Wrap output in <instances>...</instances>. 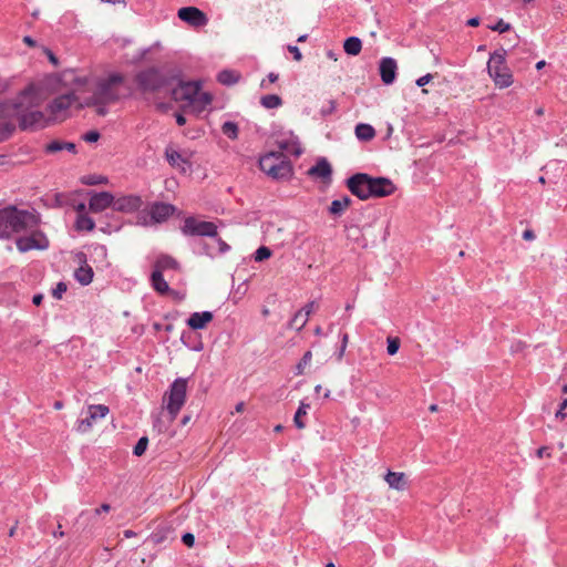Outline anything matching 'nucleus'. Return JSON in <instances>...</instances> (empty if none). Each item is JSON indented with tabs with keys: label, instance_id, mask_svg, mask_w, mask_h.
I'll return each mask as SVG.
<instances>
[{
	"label": "nucleus",
	"instance_id": "1",
	"mask_svg": "<svg viewBox=\"0 0 567 567\" xmlns=\"http://www.w3.org/2000/svg\"><path fill=\"white\" fill-rule=\"evenodd\" d=\"M42 99L33 85L23 90L13 101L0 102V118L18 121L21 131H38L48 125L39 110Z\"/></svg>",
	"mask_w": 567,
	"mask_h": 567
},
{
	"label": "nucleus",
	"instance_id": "2",
	"mask_svg": "<svg viewBox=\"0 0 567 567\" xmlns=\"http://www.w3.org/2000/svg\"><path fill=\"white\" fill-rule=\"evenodd\" d=\"M278 152H269L260 157L259 167L260 169L274 179H287L292 173V165L284 151L289 152L296 156L301 154V150L298 145L290 147L288 142H279Z\"/></svg>",
	"mask_w": 567,
	"mask_h": 567
},
{
	"label": "nucleus",
	"instance_id": "3",
	"mask_svg": "<svg viewBox=\"0 0 567 567\" xmlns=\"http://www.w3.org/2000/svg\"><path fill=\"white\" fill-rule=\"evenodd\" d=\"M38 224L39 218L29 210L12 205L3 207L0 209V239H9L13 234L32 229Z\"/></svg>",
	"mask_w": 567,
	"mask_h": 567
},
{
	"label": "nucleus",
	"instance_id": "4",
	"mask_svg": "<svg viewBox=\"0 0 567 567\" xmlns=\"http://www.w3.org/2000/svg\"><path fill=\"white\" fill-rule=\"evenodd\" d=\"M188 380L185 378H177L169 385V389L163 395V404L169 415V421L173 422L182 408L184 406L187 398Z\"/></svg>",
	"mask_w": 567,
	"mask_h": 567
},
{
	"label": "nucleus",
	"instance_id": "5",
	"mask_svg": "<svg viewBox=\"0 0 567 567\" xmlns=\"http://www.w3.org/2000/svg\"><path fill=\"white\" fill-rule=\"evenodd\" d=\"M506 50H496L491 54L487 71L496 86L506 89L513 84V74L506 65Z\"/></svg>",
	"mask_w": 567,
	"mask_h": 567
},
{
	"label": "nucleus",
	"instance_id": "6",
	"mask_svg": "<svg viewBox=\"0 0 567 567\" xmlns=\"http://www.w3.org/2000/svg\"><path fill=\"white\" fill-rule=\"evenodd\" d=\"M124 82V76L120 73H112L105 79L96 81L91 97V103L116 102L120 99L116 86Z\"/></svg>",
	"mask_w": 567,
	"mask_h": 567
},
{
	"label": "nucleus",
	"instance_id": "7",
	"mask_svg": "<svg viewBox=\"0 0 567 567\" xmlns=\"http://www.w3.org/2000/svg\"><path fill=\"white\" fill-rule=\"evenodd\" d=\"M181 231L187 237H216L218 235V227L213 221L200 220L196 217L189 216L184 220Z\"/></svg>",
	"mask_w": 567,
	"mask_h": 567
},
{
	"label": "nucleus",
	"instance_id": "8",
	"mask_svg": "<svg viewBox=\"0 0 567 567\" xmlns=\"http://www.w3.org/2000/svg\"><path fill=\"white\" fill-rule=\"evenodd\" d=\"M135 80L144 92H157L168 84V79L156 68L138 72Z\"/></svg>",
	"mask_w": 567,
	"mask_h": 567
},
{
	"label": "nucleus",
	"instance_id": "9",
	"mask_svg": "<svg viewBox=\"0 0 567 567\" xmlns=\"http://www.w3.org/2000/svg\"><path fill=\"white\" fill-rule=\"evenodd\" d=\"M371 179L372 176L369 174L357 173L347 179L346 185L352 195L367 200L370 198Z\"/></svg>",
	"mask_w": 567,
	"mask_h": 567
},
{
	"label": "nucleus",
	"instance_id": "10",
	"mask_svg": "<svg viewBox=\"0 0 567 567\" xmlns=\"http://www.w3.org/2000/svg\"><path fill=\"white\" fill-rule=\"evenodd\" d=\"M16 246L20 252H27L32 249L45 250L49 247V239L42 231H32L30 236L19 237Z\"/></svg>",
	"mask_w": 567,
	"mask_h": 567
},
{
	"label": "nucleus",
	"instance_id": "11",
	"mask_svg": "<svg viewBox=\"0 0 567 567\" xmlns=\"http://www.w3.org/2000/svg\"><path fill=\"white\" fill-rule=\"evenodd\" d=\"M89 416L82 420H79L76 423V431L80 433H85L91 430L93 422L99 419L105 417L110 409L104 404H92L89 406Z\"/></svg>",
	"mask_w": 567,
	"mask_h": 567
},
{
	"label": "nucleus",
	"instance_id": "12",
	"mask_svg": "<svg viewBox=\"0 0 567 567\" xmlns=\"http://www.w3.org/2000/svg\"><path fill=\"white\" fill-rule=\"evenodd\" d=\"M177 17L193 28L205 27L208 23V17L196 7H183L177 11Z\"/></svg>",
	"mask_w": 567,
	"mask_h": 567
},
{
	"label": "nucleus",
	"instance_id": "13",
	"mask_svg": "<svg viewBox=\"0 0 567 567\" xmlns=\"http://www.w3.org/2000/svg\"><path fill=\"white\" fill-rule=\"evenodd\" d=\"M199 90V82H181L179 85L173 90V97L175 101L196 103Z\"/></svg>",
	"mask_w": 567,
	"mask_h": 567
},
{
	"label": "nucleus",
	"instance_id": "14",
	"mask_svg": "<svg viewBox=\"0 0 567 567\" xmlns=\"http://www.w3.org/2000/svg\"><path fill=\"white\" fill-rule=\"evenodd\" d=\"M142 206V197L135 194L121 196L118 198L114 197V210L120 213L132 214L137 212Z\"/></svg>",
	"mask_w": 567,
	"mask_h": 567
},
{
	"label": "nucleus",
	"instance_id": "15",
	"mask_svg": "<svg viewBox=\"0 0 567 567\" xmlns=\"http://www.w3.org/2000/svg\"><path fill=\"white\" fill-rule=\"evenodd\" d=\"M370 188L371 197H386L392 195L396 187L388 177H372Z\"/></svg>",
	"mask_w": 567,
	"mask_h": 567
},
{
	"label": "nucleus",
	"instance_id": "16",
	"mask_svg": "<svg viewBox=\"0 0 567 567\" xmlns=\"http://www.w3.org/2000/svg\"><path fill=\"white\" fill-rule=\"evenodd\" d=\"M114 209V196L109 192H100L91 195L89 200V209L92 213H101L106 208Z\"/></svg>",
	"mask_w": 567,
	"mask_h": 567
},
{
	"label": "nucleus",
	"instance_id": "17",
	"mask_svg": "<svg viewBox=\"0 0 567 567\" xmlns=\"http://www.w3.org/2000/svg\"><path fill=\"white\" fill-rule=\"evenodd\" d=\"M176 210L172 204L156 202L150 206V216L154 223L167 220Z\"/></svg>",
	"mask_w": 567,
	"mask_h": 567
},
{
	"label": "nucleus",
	"instance_id": "18",
	"mask_svg": "<svg viewBox=\"0 0 567 567\" xmlns=\"http://www.w3.org/2000/svg\"><path fill=\"white\" fill-rule=\"evenodd\" d=\"M398 71L396 61L393 58H382L379 64V72L384 84L389 85L395 81Z\"/></svg>",
	"mask_w": 567,
	"mask_h": 567
},
{
	"label": "nucleus",
	"instance_id": "19",
	"mask_svg": "<svg viewBox=\"0 0 567 567\" xmlns=\"http://www.w3.org/2000/svg\"><path fill=\"white\" fill-rule=\"evenodd\" d=\"M76 101L73 92L62 94L55 97L49 105L50 113L56 118L61 113L69 110V107Z\"/></svg>",
	"mask_w": 567,
	"mask_h": 567
},
{
	"label": "nucleus",
	"instance_id": "20",
	"mask_svg": "<svg viewBox=\"0 0 567 567\" xmlns=\"http://www.w3.org/2000/svg\"><path fill=\"white\" fill-rule=\"evenodd\" d=\"M76 259L82 265L74 271V278L82 286H87L93 280V269L86 264V256L84 252H79L76 255Z\"/></svg>",
	"mask_w": 567,
	"mask_h": 567
},
{
	"label": "nucleus",
	"instance_id": "21",
	"mask_svg": "<svg viewBox=\"0 0 567 567\" xmlns=\"http://www.w3.org/2000/svg\"><path fill=\"white\" fill-rule=\"evenodd\" d=\"M308 175L320 178L323 182H331L332 167L327 158L321 157L317 161L316 165L308 169Z\"/></svg>",
	"mask_w": 567,
	"mask_h": 567
},
{
	"label": "nucleus",
	"instance_id": "22",
	"mask_svg": "<svg viewBox=\"0 0 567 567\" xmlns=\"http://www.w3.org/2000/svg\"><path fill=\"white\" fill-rule=\"evenodd\" d=\"M165 157L171 166L179 169L183 173L189 168L188 161L179 152L173 150L172 147H166Z\"/></svg>",
	"mask_w": 567,
	"mask_h": 567
},
{
	"label": "nucleus",
	"instance_id": "23",
	"mask_svg": "<svg viewBox=\"0 0 567 567\" xmlns=\"http://www.w3.org/2000/svg\"><path fill=\"white\" fill-rule=\"evenodd\" d=\"M210 311L193 312L187 319V326L193 330L204 329L213 320Z\"/></svg>",
	"mask_w": 567,
	"mask_h": 567
},
{
	"label": "nucleus",
	"instance_id": "24",
	"mask_svg": "<svg viewBox=\"0 0 567 567\" xmlns=\"http://www.w3.org/2000/svg\"><path fill=\"white\" fill-rule=\"evenodd\" d=\"M153 268V270H158L159 272L163 274L165 270L169 269L178 270L179 264L172 256L162 254L156 258Z\"/></svg>",
	"mask_w": 567,
	"mask_h": 567
},
{
	"label": "nucleus",
	"instance_id": "25",
	"mask_svg": "<svg viewBox=\"0 0 567 567\" xmlns=\"http://www.w3.org/2000/svg\"><path fill=\"white\" fill-rule=\"evenodd\" d=\"M384 478L389 486L396 491H404L408 487V481L404 473L389 471Z\"/></svg>",
	"mask_w": 567,
	"mask_h": 567
},
{
	"label": "nucleus",
	"instance_id": "26",
	"mask_svg": "<svg viewBox=\"0 0 567 567\" xmlns=\"http://www.w3.org/2000/svg\"><path fill=\"white\" fill-rule=\"evenodd\" d=\"M151 285L153 289L161 295H166L171 291L167 281L164 279L163 274L159 272L158 270H153L151 275Z\"/></svg>",
	"mask_w": 567,
	"mask_h": 567
},
{
	"label": "nucleus",
	"instance_id": "27",
	"mask_svg": "<svg viewBox=\"0 0 567 567\" xmlns=\"http://www.w3.org/2000/svg\"><path fill=\"white\" fill-rule=\"evenodd\" d=\"M351 198L343 196L340 199H334L329 206V213L334 216H340L351 205Z\"/></svg>",
	"mask_w": 567,
	"mask_h": 567
},
{
	"label": "nucleus",
	"instance_id": "28",
	"mask_svg": "<svg viewBox=\"0 0 567 567\" xmlns=\"http://www.w3.org/2000/svg\"><path fill=\"white\" fill-rule=\"evenodd\" d=\"M63 150L75 153L76 145L71 142L52 141L45 146L47 153H56Z\"/></svg>",
	"mask_w": 567,
	"mask_h": 567
},
{
	"label": "nucleus",
	"instance_id": "29",
	"mask_svg": "<svg viewBox=\"0 0 567 567\" xmlns=\"http://www.w3.org/2000/svg\"><path fill=\"white\" fill-rule=\"evenodd\" d=\"M355 136L360 141L368 142L375 136V131L370 124L360 123L355 126Z\"/></svg>",
	"mask_w": 567,
	"mask_h": 567
},
{
	"label": "nucleus",
	"instance_id": "30",
	"mask_svg": "<svg viewBox=\"0 0 567 567\" xmlns=\"http://www.w3.org/2000/svg\"><path fill=\"white\" fill-rule=\"evenodd\" d=\"M344 52L349 55H358L362 49V42L358 37H349L343 43Z\"/></svg>",
	"mask_w": 567,
	"mask_h": 567
},
{
	"label": "nucleus",
	"instance_id": "31",
	"mask_svg": "<svg viewBox=\"0 0 567 567\" xmlns=\"http://www.w3.org/2000/svg\"><path fill=\"white\" fill-rule=\"evenodd\" d=\"M240 79V74L233 70H223L218 73L217 80L224 85L236 84Z\"/></svg>",
	"mask_w": 567,
	"mask_h": 567
},
{
	"label": "nucleus",
	"instance_id": "32",
	"mask_svg": "<svg viewBox=\"0 0 567 567\" xmlns=\"http://www.w3.org/2000/svg\"><path fill=\"white\" fill-rule=\"evenodd\" d=\"M111 102H100V101H96L95 103H91V97H86L83 100V102L80 103V107H95V112L97 115L100 116H105L109 112L107 110V105L110 104Z\"/></svg>",
	"mask_w": 567,
	"mask_h": 567
},
{
	"label": "nucleus",
	"instance_id": "33",
	"mask_svg": "<svg viewBox=\"0 0 567 567\" xmlns=\"http://www.w3.org/2000/svg\"><path fill=\"white\" fill-rule=\"evenodd\" d=\"M95 227L94 220L89 217L85 214H79L76 221H75V228L80 231H92Z\"/></svg>",
	"mask_w": 567,
	"mask_h": 567
},
{
	"label": "nucleus",
	"instance_id": "34",
	"mask_svg": "<svg viewBox=\"0 0 567 567\" xmlns=\"http://www.w3.org/2000/svg\"><path fill=\"white\" fill-rule=\"evenodd\" d=\"M310 409V404L306 403L303 401L300 402L299 408L295 414L293 423L297 429L302 430L306 427L305 422L302 421V416L308 413V410Z\"/></svg>",
	"mask_w": 567,
	"mask_h": 567
},
{
	"label": "nucleus",
	"instance_id": "35",
	"mask_svg": "<svg viewBox=\"0 0 567 567\" xmlns=\"http://www.w3.org/2000/svg\"><path fill=\"white\" fill-rule=\"evenodd\" d=\"M260 104L265 109H277L282 105V100L277 94H268L260 99Z\"/></svg>",
	"mask_w": 567,
	"mask_h": 567
},
{
	"label": "nucleus",
	"instance_id": "36",
	"mask_svg": "<svg viewBox=\"0 0 567 567\" xmlns=\"http://www.w3.org/2000/svg\"><path fill=\"white\" fill-rule=\"evenodd\" d=\"M221 132L230 140L238 137V125L235 122L227 121L221 125Z\"/></svg>",
	"mask_w": 567,
	"mask_h": 567
},
{
	"label": "nucleus",
	"instance_id": "37",
	"mask_svg": "<svg viewBox=\"0 0 567 567\" xmlns=\"http://www.w3.org/2000/svg\"><path fill=\"white\" fill-rule=\"evenodd\" d=\"M307 321L308 318L303 316V310H299L290 320L289 326L296 330H301L306 326Z\"/></svg>",
	"mask_w": 567,
	"mask_h": 567
},
{
	"label": "nucleus",
	"instance_id": "38",
	"mask_svg": "<svg viewBox=\"0 0 567 567\" xmlns=\"http://www.w3.org/2000/svg\"><path fill=\"white\" fill-rule=\"evenodd\" d=\"M16 131V125L12 122L0 123V142L8 140Z\"/></svg>",
	"mask_w": 567,
	"mask_h": 567
},
{
	"label": "nucleus",
	"instance_id": "39",
	"mask_svg": "<svg viewBox=\"0 0 567 567\" xmlns=\"http://www.w3.org/2000/svg\"><path fill=\"white\" fill-rule=\"evenodd\" d=\"M386 351L389 355H394L400 349L401 341L398 337H388L386 339Z\"/></svg>",
	"mask_w": 567,
	"mask_h": 567
},
{
	"label": "nucleus",
	"instance_id": "40",
	"mask_svg": "<svg viewBox=\"0 0 567 567\" xmlns=\"http://www.w3.org/2000/svg\"><path fill=\"white\" fill-rule=\"evenodd\" d=\"M347 238L350 240H353L355 243H359L362 238V230L359 226L352 225L347 228Z\"/></svg>",
	"mask_w": 567,
	"mask_h": 567
},
{
	"label": "nucleus",
	"instance_id": "41",
	"mask_svg": "<svg viewBox=\"0 0 567 567\" xmlns=\"http://www.w3.org/2000/svg\"><path fill=\"white\" fill-rule=\"evenodd\" d=\"M311 359H312V353H311V351H307V352L302 355L301 360L299 361V363H298V364H297V367H296V370H297V371H296V374H297V375H300V374H302V373H303L305 368H306V367L311 362Z\"/></svg>",
	"mask_w": 567,
	"mask_h": 567
},
{
	"label": "nucleus",
	"instance_id": "42",
	"mask_svg": "<svg viewBox=\"0 0 567 567\" xmlns=\"http://www.w3.org/2000/svg\"><path fill=\"white\" fill-rule=\"evenodd\" d=\"M147 445H148V439L146 436H142L137 441L136 445L134 446V450H133L134 455H136V456L143 455L147 449Z\"/></svg>",
	"mask_w": 567,
	"mask_h": 567
},
{
	"label": "nucleus",
	"instance_id": "43",
	"mask_svg": "<svg viewBox=\"0 0 567 567\" xmlns=\"http://www.w3.org/2000/svg\"><path fill=\"white\" fill-rule=\"evenodd\" d=\"M83 183L85 185H100V184H106L107 177L102 175H89L84 177Z\"/></svg>",
	"mask_w": 567,
	"mask_h": 567
},
{
	"label": "nucleus",
	"instance_id": "44",
	"mask_svg": "<svg viewBox=\"0 0 567 567\" xmlns=\"http://www.w3.org/2000/svg\"><path fill=\"white\" fill-rule=\"evenodd\" d=\"M270 256H271V250L266 246H261L255 252V260L264 261V260L268 259Z\"/></svg>",
	"mask_w": 567,
	"mask_h": 567
},
{
	"label": "nucleus",
	"instance_id": "45",
	"mask_svg": "<svg viewBox=\"0 0 567 567\" xmlns=\"http://www.w3.org/2000/svg\"><path fill=\"white\" fill-rule=\"evenodd\" d=\"M492 31H497L499 33L507 32L512 29V25L505 22L503 19H499L495 24L488 25Z\"/></svg>",
	"mask_w": 567,
	"mask_h": 567
},
{
	"label": "nucleus",
	"instance_id": "46",
	"mask_svg": "<svg viewBox=\"0 0 567 567\" xmlns=\"http://www.w3.org/2000/svg\"><path fill=\"white\" fill-rule=\"evenodd\" d=\"M336 110H337V102H336V100H329L328 104L320 110V114L323 117H326V116L331 115L332 113H334Z\"/></svg>",
	"mask_w": 567,
	"mask_h": 567
},
{
	"label": "nucleus",
	"instance_id": "47",
	"mask_svg": "<svg viewBox=\"0 0 567 567\" xmlns=\"http://www.w3.org/2000/svg\"><path fill=\"white\" fill-rule=\"evenodd\" d=\"M212 101H213V97H212V95L209 93L200 92V90L198 91L196 103H198L203 107H205L206 105L210 104Z\"/></svg>",
	"mask_w": 567,
	"mask_h": 567
},
{
	"label": "nucleus",
	"instance_id": "48",
	"mask_svg": "<svg viewBox=\"0 0 567 567\" xmlns=\"http://www.w3.org/2000/svg\"><path fill=\"white\" fill-rule=\"evenodd\" d=\"M68 289V286L65 282H59L56 285V287L53 289L52 291V296L55 298V299H61L63 293L66 291Z\"/></svg>",
	"mask_w": 567,
	"mask_h": 567
},
{
	"label": "nucleus",
	"instance_id": "49",
	"mask_svg": "<svg viewBox=\"0 0 567 567\" xmlns=\"http://www.w3.org/2000/svg\"><path fill=\"white\" fill-rule=\"evenodd\" d=\"M217 245H218V254H226L227 251H229L230 249V246L224 241L220 237H218V235L216 237H213Z\"/></svg>",
	"mask_w": 567,
	"mask_h": 567
},
{
	"label": "nucleus",
	"instance_id": "50",
	"mask_svg": "<svg viewBox=\"0 0 567 567\" xmlns=\"http://www.w3.org/2000/svg\"><path fill=\"white\" fill-rule=\"evenodd\" d=\"M100 138V133L97 131H89L83 135V140L87 143L97 142Z\"/></svg>",
	"mask_w": 567,
	"mask_h": 567
},
{
	"label": "nucleus",
	"instance_id": "51",
	"mask_svg": "<svg viewBox=\"0 0 567 567\" xmlns=\"http://www.w3.org/2000/svg\"><path fill=\"white\" fill-rule=\"evenodd\" d=\"M567 408V399H564L560 404H559V409L557 410L555 416L556 419H560V420H564L567 414L565 413V409Z\"/></svg>",
	"mask_w": 567,
	"mask_h": 567
},
{
	"label": "nucleus",
	"instance_id": "52",
	"mask_svg": "<svg viewBox=\"0 0 567 567\" xmlns=\"http://www.w3.org/2000/svg\"><path fill=\"white\" fill-rule=\"evenodd\" d=\"M182 542L187 546V547H193L194 544H195V536L192 534V533H185L183 536H182Z\"/></svg>",
	"mask_w": 567,
	"mask_h": 567
},
{
	"label": "nucleus",
	"instance_id": "53",
	"mask_svg": "<svg viewBox=\"0 0 567 567\" xmlns=\"http://www.w3.org/2000/svg\"><path fill=\"white\" fill-rule=\"evenodd\" d=\"M287 49L293 55V59L296 61H301L302 60V54H301V52H300L298 47H296V45H288Z\"/></svg>",
	"mask_w": 567,
	"mask_h": 567
},
{
	"label": "nucleus",
	"instance_id": "54",
	"mask_svg": "<svg viewBox=\"0 0 567 567\" xmlns=\"http://www.w3.org/2000/svg\"><path fill=\"white\" fill-rule=\"evenodd\" d=\"M432 78H433L432 74L427 73L416 80V85L422 87V86L426 85L432 80Z\"/></svg>",
	"mask_w": 567,
	"mask_h": 567
},
{
	"label": "nucleus",
	"instance_id": "55",
	"mask_svg": "<svg viewBox=\"0 0 567 567\" xmlns=\"http://www.w3.org/2000/svg\"><path fill=\"white\" fill-rule=\"evenodd\" d=\"M316 302L315 301H310L308 302L301 310H303V316H306L307 318H309V316L311 315V312L315 310L316 308Z\"/></svg>",
	"mask_w": 567,
	"mask_h": 567
},
{
	"label": "nucleus",
	"instance_id": "56",
	"mask_svg": "<svg viewBox=\"0 0 567 567\" xmlns=\"http://www.w3.org/2000/svg\"><path fill=\"white\" fill-rule=\"evenodd\" d=\"M44 53L47 54L49 61L53 64V65H58L59 64V61H58V58L54 55V53L48 49V48H44Z\"/></svg>",
	"mask_w": 567,
	"mask_h": 567
},
{
	"label": "nucleus",
	"instance_id": "57",
	"mask_svg": "<svg viewBox=\"0 0 567 567\" xmlns=\"http://www.w3.org/2000/svg\"><path fill=\"white\" fill-rule=\"evenodd\" d=\"M523 238L525 240H533V239H535V234H534V231L532 229H526L523 233Z\"/></svg>",
	"mask_w": 567,
	"mask_h": 567
},
{
	"label": "nucleus",
	"instance_id": "58",
	"mask_svg": "<svg viewBox=\"0 0 567 567\" xmlns=\"http://www.w3.org/2000/svg\"><path fill=\"white\" fill-rule=\"evenodd\" d=\"M549 449L547 446H542L537 450V456L542 458L544 455L549 456Z\"/></svg>",
	"mask_w": 567,
	"mask_h": 567
},
{
	"label": "nucleus",
	"instance_id": "59",
	"mask_svg": "<svg viewBox=\"0 0 567 567\" xmlns=\"http://www.w3.org/2000/svg\"><path fill=\"white\" fill-rule=\"evenodd\" d=\"M175 117H176V123H177L179 126L185 125V123H186V117H185L183 114H179V113H178V114H176V115H175Z\"/></svg>",
	"mask_w": 567,
	"mask_h": 567
},
{
	"label": "nucleus",
	"instance_id": "60",
	"mask_svg": "<svg viewBox=\"0 0 567 567\" xmlns=\"http://www.w3.org/2000/svg\"><path fill=\"white\" fill-rule=\"evenodd\" d=\"M467 25L470 27H478L480 25V18L474 17L467 20Z\"/></svg>",
	"mask_w": 567,
	"mask_h": 567
},
{
	"label": "nucleus",
	"instance_id": "61",
	"mask_svg": "<svg viewBox=\"0 0 567 567\" xmlns=\"http://www.w3.org/2000/svg\"><path fill=\"white\" fill-rule=\"evenodd\" d=\"M346 349L347 347L344 344H341L340 346V350L339 352L337 353V360L340 362L344 355V352H346Z\"/></svg>",
	"mask_w": 567,
	"mask_h": 567
},
{
	"label": "nucleus",
	"instance_id": "62",
	"mask_svg": "<svg viewBox=\"0 0 567 567\" xmlns=\"http://www.w3.org/2000/svg\"><path fill=\"white\" fill-rule=\"evenodd\" d=\"M346 349L347 347L344 344H341L340 346V350L339 352L337 353V360L340 362L344 355V352H346Z\"/></svg>",
	"mask_w": 567,
	"mask_h": 567
},
{
	"label": "nucleus",
	"instance_id": "63",
	"mask_svg": "<svg viewBox=\"0 0 567 567\" xmlns=\"http://www.w3.org/2000/svg\"><path fill=\"white\" fill-rule=\"evenodd\" d=\"M111 509V506L106 503L102 504L100 508L95 509V514H100L101 512H109Z\"/></svg>",
	"mask_w": 567,
	"mask_h": 567
},
{
	"label": "nucleus",
	"instance_id": "64",
	"mask_svg": "<svg viewBox=\"0 0 567 567\" xmlns=\"http://www.w3.org/2000/svg\"><path fill=\"white\" fill-rule=\"evenodd\" d=\"M23 42L25 44H28L29 47H35V44H37V42L30 35H25L23 38Z\"/></svg>",
	"mask_w": 567,
	"mask_h": 567
}]
</instances>
